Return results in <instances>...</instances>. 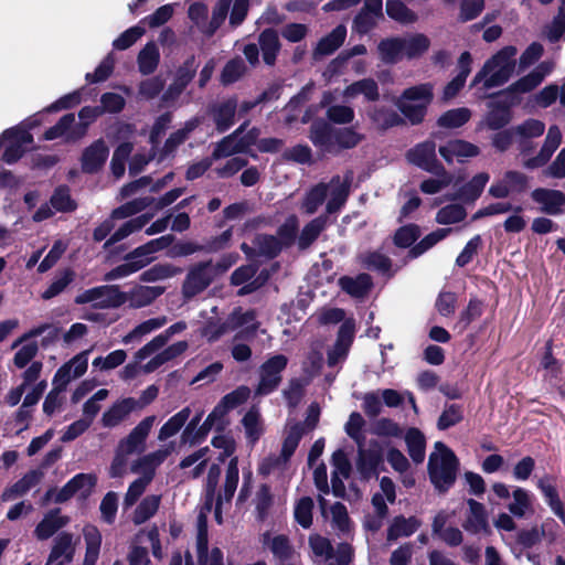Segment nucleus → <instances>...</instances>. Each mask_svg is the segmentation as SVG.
<instances>
[{
	"label": "nucleus",
	"instance_id": "nucleus-1",
	"mask_svg": "<svg viewBox=\"0 0 565 565\" xmlns=\"http://www.w3.org/2000/svg\"><path fill=\"white\" fill-rule=\"evenodd\" d=\"M351 175L342 179L333 177L328 183L320 182L312 186L305 195L301 209L306 214H313L329 198L326 206L328 214L338 212L347 202L350 191Z\"/></svg>",
	"mask_w": 565,
	"mask_h": 565
},
{
	"label": "nucleus",
	"instance_id": "nucleus-2",
	"mask_svg": "<svg viewBox=\"0 0 565 565\" xmlns=\"http://www.w3.org/2000/svg\"><path fill=\"white\" fill-rule=\"evenodd\" d=\"M516 54L515 46L502 47L486 61L481 70L475 75L471 86L482 84L484 89H491L508 83L515 71Z\"/></svg>",
	"mask_w": 565,
	"mask_h": 565
},
{
	"label": "nucleus",
	"instance_id": "nucleus-3",
	"mask_svg": "<svg viewBox=\"0 0 565 565\" xmlns=\"http://www.w3.org/2000/svg\"><path fill=\"white\" fill-rule=\"evenodd\" d=\"M156 416H147L118 441L115 456L109 467L110 478H120L127 472L128 458L134 454H141L146 449L147 438L153 427Z\"/></svg>",
	"mask_w": 565,
	"mask_h": 565
},
{
	"label": "nucleus",
	"instance_id": "nucleus-4",
	"mask_svg": "<svg viewBox=\"0 0 565 565\" xmlns=\"http://www.w3.org/2000/svg\"><path fill=\"white\" fill-rule=\"evenodd\" d=\"M309 138L322 153L338 154L354 148L362 136L352 128H335L324 120H316L310 127Z\"/></svg>",
	"mask_w": 565,
	"mask_h": 565
},
{
	"label": "nucleus",
	"instance_id": "nucleus-5",
	"mask_svg": "<svg viewBox=\"0 0 565 565\" xmlns=\"http://www.w3.org/2000/svg\"><path fill=\"white\" fill-rule=\"evenodd\" d=\"M459 461L454 451L444 443L437 441L429 455L428 475L439 492L448 491L456 481Z\"/></svg>",
	"mask_w": 565,
	"mask_h": 565
},
{
	"label": "nucleus",
	"instance_id": "nucleus-6",
	"mask_svg": "<svg viewBox=\"0 0 565 565\" xmlns=\"http://www.w3.org/2000/svg\"><path fill=\"white\" fill-rule=\"evenodd\" d=\"M433 97V85L424 83L405 89L394 104L413 125H417L424 120Z\"/></svg>",
	"mask_w": 565,
	"mask_h": 565
},
{
	"label": "nucleus",
	"instance_id": "nucleus-7",
	"mask_svg": "<svg viewBox=\"0 0 565 565\" xmlns=\"http://www.w3.org/2000/svg\"><path fill=\"white\" fill-rule=\"evenodd\" d=\"M288 364V358L284 354H275L269 356L259 366V380L255 388L256 396H265L278 388L281 383V373Z\"/></svg>",
	"mask_w": 565,
	"mask_h": 565
},
{
	"label": "nucleus",
	"instance_id": "nucleus-8",
	"mask_svg": "<svg viewBox=\"0 0 565 565\" xmlns=\"http://www.w3.org/2000/svg\"><path fill=\"white\" fill-rule=\"evenodd\" d=\"M75 303H92L96 308H117L126 303L125 292L117 286H99L87 289L75 297Z\"/></svg>",
	"mask_w": 565,
	"mask_h": 565
},
{
	"label": "nucleus",
	"instance_id": "nucleus-9",
	"mask_svg": "<svg viewBox=\"0 0 565 565\" xmlns=\"http://www.w3.org/2000/svg\"><path fill=\"white\" fill-rule=\"evenodd\" d=\"M156 257L146 244L136 247L124 257V263L106 274L105 280H115L128 277L151 264Z\"/></svg>",
	"mask_w": 565,
	"mask_h": 565
},
{
	"label": "nucleus",
	"instance_id": "nucleus-10",
	"mask_svg": "<svg viewBox=\"0 0 565 565\" xmlns=\"http://www.w3.org/2000/svg\"><path fill=\"white\" fill-rule=\"evenodd\" d=\"M215 279L210 263L201 262L191 266L182 284V296L190 300L203 292Z\"/></svg>",
	"mask_w": 565,
	"mask_h": 565
},
{
	"label": "nucleus",
	"instance_id": "nucleus-11",
	"mask_svg": "<svg viewBox=\"0 0 565 565\" xmlns=\"http://www.w3.org/2000/svg\"><path fill=\"white\" fill-rule=\"evenodd\" d=\"M174 443H170L164 447L143 455L132 461L130 471L140 475L139 478L151 483L156 476L157 468L173 452Z\"/></svg>",
	"mask_w": 565,
	"mask_h": 565
},
{
	"label": "nucleus",
	"instance_id": "nucleus-12",
	"mask_svg": "<svg viewBox=\"0 0 565 565\" xmlns=\"http://www.w3.org/2000/svg\"><path fill=\"white\" fill-rule=\"evenodd\" d=\"M250 391L246 386H241L232 393L225 395L221 402L215 406L213 412L207 416L201 429L209 430L214 426L223 424L224 415L236 406L244 403L249 397Z\"/></svg>",
	"mask_w": 565,
	"mask_h": 565
},
{
	"label": "nucleus",
	"instance_id": "nucleus-13",
	"mask_svg": "<svg viewBox=\"0 0 565 565\" xmlns=\"http://www.w3.org/2000/svg\"><path fill=\"white\" fill-rule=\"evenodd\" d=\"M527 182L529 178L524 173L509 170L490 185L488 192L492 198L504 199L525 191Z\"/></svg>",
	"mask_w": 565,
	"mask_h": 565
},
{
	"label": "nucleus",
	"instance_id": "nucleus-14",
	"mask_svg": "<svg viewBox=\"0 0 565 565\" xmlns=\"http://www.w3.org/2000/svg\"><path fill=\"white\" fill-rule=\"evenodd\" d=\"M89 350L83 351L63 364L55 373L52 384L58 390H66L67 385L85 374L88 366Z\"/></svg>",
	"mask_w": 565,
	"mask_h": 565
},
{
	"label": "nucleus",
	"instance_id": "nucleus-15",
	"mask_svg": "<svg viewBox=\"0 0 565 565\" xmlns=\"http://www.w3.org/2000/svg\"><path fill=\"white\" fill-rule=\"evenodd\" d=\"M196 554L198 565H224L223 552L218 547L209 548L207 525L202 514L198 519Z\"/></svg>",
	"mask_w": 565,
	"mask_h": 565
},
{
	"label": "nucleus",
	"instance_id": "nucleus-16",
	"mask_svg": "<svg viewBox=\"0 0 565 565\" xmlns=\"http://www.w3.org/2000/svg\"><path fill=\"white\" fill-rule=\"evenodd\" d=\"M407 158L413 164L430 173L444 171V167L436 156V143L431 140H426L411 149Z\"/></svg>",
	"mask_w": 565,
	"mask_h": 565
},
{
	"label": "nucleus",
	"instance_id": "nucleus-17",
	"mask_svg": "<svg viewBox=\"0 0 565 565\" xmlns=\"http://www.w3.org/2000/svg\"><path fill=\"white\" fill-rule=\"evenodd\" d=\"M438 151L447 163H452L455 160L462 163L480 153L478 146L462 139L448 140L439 146Z\"/></svg>",
	"mask_w": 565,
	"mask_h": 565
},
{
	"label": "nucleus",
	"instance_id": "nucleus-18",
	"mask_svg": "<svg viewBox=\"0 0 565 565\" xmlns=\"http://www.w3.org/2000/svg\"><path fill=\"white\" fill-rule=\"evenodd\" d=\"M84 137V127L78 126L74 114H66L44 132L45 140L64 138L66 141H77Z\"/></svg>",
	"mask_w": 565,
	"mask_h": 565
},
{
	"label": "nucleus",
	"instance_id": "nucleus-19",
	"mask_svg": "<svg viewBox=\"0 0 565 565\" xmlns=\"http://www.w3.org/2000/svg\"><path fill=\"white\" fill-rule=\"evenodd\" d=\"M355 326L352 320H345L338 332V339L333 348L328 352V364L330 366L342 362L353 342Z\"/></svg>",
	"mask_w": 565,
	"mask_h": 565
},
{
	"label": "nucleus",
	"instance_id": "nucleus-20",
	"mask_svg": "<svg viewBox=\"0 0 565 565\" xmlns=\"http://www.w3.org/2000/svg\"><path fill=\"white\" fill-rule=\"evenodd\" d=\"M137 408L138 403L135 398L126 397L119 399L103 413L100 424L105 428L117 427Z\"/></svg>",
	"mask_w": 565,
	"mask_h": 565
},
{
	"label": "nucleus",
	"instance_id": "nucleus-21",
	"mask_svg": "<svg viewBox=\"0 0 565 565\" xmlns=\"http://www.w3.org/2000/svg\"><path fill=\"white\" fill-rule=\"evenodd\" d=\"M236 109V98H227L210 106L209 113L218 132H224L234 125Z\"/></svg>",
	"mask_w": 565,
	"mask_h": 565
},
{
	"label": "nucleus",
	"instance_id": "nucleus-22",
	"mask_svg": "<svg viewBox=\"0 0 565 565\" xmlns=\"http://www.w3.org/2000/svg\"><path fill=\"white\" fill-rule=\"evenodd\" d=\"M531 198L545 214L558 215L563 213L565 194L558 190L539 188L531 193Z\"/></svg>",
	"mask_w": 565,
	"mask_h": 565
},
{
	"label": "nucleus",
	"instance_id": "nucleus-23",
	"mask_svg": "<svg viewBox=\"0 0 565 565\" xmlns=\"http://www.w3.org/2000/svg\"><path fill=\"white\" fill-rule=\"evenodd\" d=\"M109 149L103 139L94 141L85 148L82 154V170L86 173H95L105 164Z\"/></svg>",
	"mask_w": 565,
	"mask_h": 565
},
{
	"label": "nucleus",
	"instance_id": "nucleus-24",
	"mask_svg": "<svg viewBox=\"0 0 565 565\" xmlns=\"http://www.w3.org/2000/svg\"><path fill=\"white\" fill-rule=\"evenodd\" d=\"M291 457L284 452L271 454L265 457L259 466L258 473L263 477L275 476L277 479L286 482L289 479V460Z\"/></svg>",
	"mask_w": 565,
	"mask_h": 565
},
{
	"label": "nucleus",
	"instance_id": "nucleus-25",
	"mask_svg": "<svg viewBox=\"0 0 565 565\" xmlns=\"http://www.w3.org/2000/svg\"><path fill=\"white\" fill-rule=\"evenodd\" d=\"M562 141V134L557 126L548 128L545 142L536 157L530 158L523 162V166L527 169H535L544 166L554 151L558 148Z\"/></svg>",
	"mask_w": 565,
	"mask_h": 565
},
{
	"label": "nucleus",
	"instance_id": "nucleus-26",
	"mask_svg": "<svg viewBox=\"0 0 565 565\" xmlns=\"http://www.w3.org/2000/svg\"><path fill=\"white\" fill-rule=\"evenodd\" d=\"M76 550V542L73 534L67 532L60 533L53 541V546L49 555L52 563H71L74 558Z\"/></svg>",
	"mask_w": 565,
	"mask_h": 565
},
{
	"label": "nucleus",
	"instance_id": "nucleus-27",
	"mask_svg": "<svg viewBox=\"0 0 565 565\" xmlns=\"http://www.w3.org/2000/svg\"><path fill=\"white\" fill-rule=\"evenodd\" d=\"M347 38V28L342 24L335 26L329 34L323 36L315 47L312 57L320 60L323 56L334 53Z\"/></svg>",
	"mask_w": 565,
	"mask_h": 565
},
{
	"label": "nucleus",
	"instance_id": "nucleus-28",
	"mask_svg": "<svg viewBox=\"0 0 565 565\" xmlns=\"http://www.w3.org/2000/svg\"><path fill=\"white\" fill-rule=\"evenodd\" d=\"M43 477L44 472L41 469H34L26 472L20 480L3 491L1 497L2 500L11 501L24 495L28 491L38 486L42 481Z\"/></svg>",
	"mask_w": 565,
	"mask_h": 565
},
{
	"label": "nucleus",
	"instance_id": "nucleus-29",
	"mask_svg": "<svg viewBox=\"0 0 565 565\" xmlns=\"http://www.w3.org/2000/svg\"><path fill=\"white\" fill-rule=\"evenodd\" d=\"M164 292L160 286H136L129 292H125L126 302L132 308L149 306Z\"/></svg>",
	"mask_w": 565,
	"mask_h": 565
},
{
	"label": "nucleus",
	"instance_id": "nucleus-30",
	"mask_svg": "<svg viewBox=\"0 0 565 565\" xmlns=\"http://www.w3.org/2000/svg\"><path fill=\"white\" fill-rule=\"evenodd\" d=\"M467 503L469 505V514L463 523V529L475 534L487 532L489 523L484 505L473 499H469Z\"/></svg>",
	"mask_w": 565,
	"mask_h": 565
},
{
	"label": "nucleus",
	"instance_id": "nucleus-31",
	"mask_svg": "<svg viewBox=\"0 0 565 565\" xmlns=\"http://www.w3.org/2000/svg\"><path fill=\"white\" fill-rule=\"evenodd\" d=\"M246 125L247 122H244L234 132L224 137L220 142H217L212 152L213 160L244 152V145H242L241 141L238 140V136H241L242 132L245 130Z\"/></svg>",
	"mask_w": 565,
	"mask_h": 565
},
{
	"label": "nucleus",
	"instance_id": "nucleus-32",
	"mask_svg": "<svg viewBox=\"0 0 565 565\" xmlns=\"http://www.w3.org/2000/svg\"><path fill=\"white\" fill-rule=\"evenodd\" d=\"M472 57L469 52H463L458 60V74L444 89V98L450 99L463 87L471 72Z\"/></svg>",
	"mask_w": 565,
	"mask_h": 565
},
{
	"label": "nucleus",
	"instance_id": "nucleus-33",
	"mask_svg": "<svg viewBox=\"0 0 565 565\" xmlns=\"http://www.w3.org/2000/svg\"><path fill=\"white\" fill-rule=\"evenodd\" d=\"M259 49L264 62L271 66L275 64L277 54L280 51V41L276 30L266 29L258 36Z\"/></svg>",
	"mask_w": 565,
	"mask_h": 565
},
{
	"label": "nucleus",
	"instance_id": "nucleus-34",
	"mask_svg": "<svg viewBox=\"0 0 565 565\" xmlns=\"http://www.w3.org/2000/svg\"><path fill=\"white\" fill-rule=\"evenodd\" d=\"M420 526V521L415 516H395L387 529V541H396L399 537H407L415 533Z\"/></svg>",
	"mask_w": 565,
	"mask_h": 565
},
{
	"label": "nucleus",
	"instance_id": "nucleus-35",
	"mask_svg": "<svg viewBox=\"0 0 565 565\" xmlns=\"http://www.w3.org/2000/svg\"><path fill=\"white\" fill-rule=\"evenodd\" d=\"M188 348L189 343L186 341H178L169 345L143 365V372L151 373L156 371L162 364L182 355L188 350Z\"/></svg>",
	"mask_w": 565,
	"mask_h": 565
},
{
	"label": "nucleus",
	"instance_id": "nucleus-36",
	"mask_svg": "<svg viewBox=\"0 0 565 565\" xmlns=\"http://www.w3.org/2000/svg\"><path fill=\"white\" fill-rule=\"evenodd\" d=\"M359 95H363L367 102H375L380 98L377 83L372 78H363L356 81L343 90V97L353 99Z\"/></svg>",
	"mask_w": 565,
	"mask_h": 565
},
{
	"label": "nucleus",
	"instance_id": "nucleus-37",
	"mask_svg": "<svg viewBox=\"0 0 565 565\" xmlns=\"http://www.w3.org/2000/svg\"><path fill=\"white\" fill-rule=\"evenodd\" d=\"M152 218L151 214H142L135 218L125 222L118 230H116L110 237L105 242L104 247L108 248L111 245L125 239L129 235L140 231Z\"/></svg>",
	"mask_w": 565,
	"mask_h": 565
},
{
	"label": "nucleus",
	"instance_id": "nucleus-38",
	"mask_svg": "<svg viewBox=\"0 0 565 565\" xmlns=\"http://www.w3.org/2000/svg\"><path fill=\"white\" fill-rule=\"evenodd\" d=\"M86 551L83 565H95L100 551L102 534L94 525H86L83 529Z\"/></svg>",
	"mask_w": 565,
	"mask_h": 565
},
{
	"label": "nucleus",
	"instance_id": "nucleus-39",
	"mask_svg": "<svg viewBox=\"0 0 565 565\" xmlns=\"http://www.w3.org/2000/svg\"><path fill=\"white\" fill-rule=\"evenodd\" d=\"M161 504V495H146L136 507L131 520L136 525H141L150 520L159 510Z\"/></svg>",
	"mask_w": 565,
	"mask_h": 565
},
{
	"label": "nucleus",
	"instance_id": "nucleus-40",
	"mask_svg": "<svg viewBox=\"0 0 565 565\" xmlns=\"http://www.w3.org/2000/svg\"><path fill=\"white\" fill-rule=\"evenodd\" d=\"M339 285L347 294L355 298L364 297L372 287V279L367 274H360L356 277H341Z\"/></svg>",
	"mask_w": 565,
	"mask_h": 565
},
{
	"label": "nucleus",
	"instance_id": "nucleus-41",
	"mask_svg": "<svg viewBox=\"0 0 565 565\" xmlns=\"http://www.w3.org/2000/svg\"><path fill=\"white\" fill-rule=\"evenodd\" d=\"M490 175L487 172L476 174L469 182L462 185L454 199L462 200L463 202H475L482 193Z\"/></svg>",
	"mask_w": 565,
	"mask_h": 565
},
{
	"label": "nucleus",
	"instance_id": "nucleus-42",
	"mask_svg": "<svg viewBox=\"0 0 565 565\" xmlns=\"http://www.w3.org/2000/svg\"><path fill=\"white\" fill-rule=\"evenodd\" d=\"M67 518L60 515L58 510L51 511L35 527V536L39 540H47L55 532L62 529L67 523Z\"/></svg>",
	"mask_w": 565,
	"mask_h": 565
},
{
	"label": "nucleus",
	"instance_id": "nucleus-43",
	"mask_svg": "<svg viewBox=\"0 0 565 565\" xmlns=\"http://www.w3.org/2000/svg\"><path fill=\"white\" fill-rule=\"evenodd\" d=\"M507 508L513 516L524 518L529 512L533 511L532 495L527 490L516 487L512 491V501Z\"/></svg>",
	"mask_w": 565,
	"mask_h": 565
},
{
	"label": "nucleus",
	"instance_id": "nucleus-44",
	"mask_svg": "<svg viewBox=\"0 0 565 565\" xmlns=\"http://www.w3.org/2000/svg\"><path fill=\"white\" fill-rule=\"evenodd\" d=\"M537 488L542 491L546 503L551 510L565 522V511L562 501L558 498L555 486L551 478L545 476L537 481Z\"/></svg>",
	"mask_w": 565,
	"mask_h": 565
},
{
	"label": "nucleus",
	"instance_id": "nucleus-45",
	"mask_svg": "<svg viewBox=\"0 0 565 565\" xmlns=\"http://www.w3.org/2000/svg\"><path fill=\"white\" fill-rule=\"evenodd\" d=\"M386 14L401 24H413L418 21V15L401 0H387L385 3Z\"/></svg>",
	"mask_w": 565,
	"mask_h": 565
},
{
	"label": "nucleus",
	"instance_id": "nucleus-46",
	"mask_svg": "<svg viewBox=\"0 0 565 565\" xmlns=\"http://www.w3.org/2000/svg\"><path fill=\"white\" fill-rule=\"evenodd\" d=\"M328 223L327 215H320L310 221L301 231L298 237V246L300 249L308 248L318 236L326 230Z\"/></svg>",
	"mask_w": 565,
	"mask_h": 565
},
{
	"label": "nucleus",
	"instance_id": "nucleus-47",
	"mask_svg": "<svg viewBox=\"0 0 565 565\" xmlns=\"http://www.w3.org/2000/svg\"><path fill=\"white\" fill-rule=\"evenodd\" d=\"M407 450L415 463H422L425 459L426 439L418 428H409L405 434Z\"/></svg>",
	"mask_w": 565,
	"mask_h": 565
},
{
	"label": "nucleus",
	"instance_id": "nucleus-48",
	"mask_svg": "<svg viewBox=\"0 0 565 565\" xmlns=\"http://www.w3.org/2000/svg\"><path fill=\"white\" fill-rule=\"evenodd\" d=\"M305 433L302 423L288 422L284 429V441L280 451L291 457Z\"/></svg>",
	"mask_w": 565,
	"mask_h": 565
},
{
	"label": "nucleus",
	"instance_id": "nucleus-49",
	"mask_svg": "<svg viewBox=\"0 0 565 565\" xmlns=\"http://www.w3.org/2000/svg\"><path fill=\"white\" fill-rule=\"evenodd\" d=\"M238 484V458L232 457L225 472V481L222 493L217 498V505L224 500L230 502Z\"/></svg>",
	"mask_w": 565,
	"mask_h": 565
},
{
	"label": "nucleus",
	"instance_id": "nucleus-50",
	"mask_svg": "<svg viewBox=\"0 0 565 565\" xmlns=\"http://www.w3.org/2000/svg\"><path fill=\"white\" fill-rule=\"evenodd\" d=\"M191 414V408L184 407L175 415H173L171 418H169L168 422L164 423L163 426L160 428L158 439L160 441H164L170 437L174 436L175 434H178L181 430V428L185 425V423L189 420Z\"/></svg>",
	"mask_w": 565,
	"mask_h": 565
},
{
	"label": "nucleus",
	"instance_id": "nucleus-51",
	"mask_svg": "<svg viewBox=\"0 0 565 565\" xmlns=\"http://www.w3.org/2000/svg\"><path fill=\"white\" fill-rule=\"evenodd\" d=\"M369 117L373 124L380 129H388L391 127L399 125L403 119L399 115L386 107H373L369 110Z\"/></svg>",
	"mask_w": 565,
	"mask_h": 565
},
{
	"label": "nucleus",
	"instance_id": "nucleus-52",
	"mask_svg": "<svg viewBox=\"0 0 565 565\" xmlns=\"http://www.w3.org/2000/svg\"><path fill=\"white\" fill-rule=\"evenodd\" d=\"M181 273V269L170 263H159L148 268L140 275V280L145 282H156L172 278Z\"/></svg>",
	"mask_w": 565,
	"mask_h": 565
},
{
	"label": "nucleus",
	"instance_id": "nucleus-53",
	"mask_svg": "<svg viewBox=\"0 0 565 565\" xmlns=\"http://www.w3.org/2000/svg\"><path fill=\"white\" fill-rule=\"evenodd\" d=\"M167 322L168 318L164 316L148 319L136 326L128 334H126L122 342L129 343L135 340H140L142 337L162 328Z\"/></svg>",
	"mask_w": 565,
	"mask_h": 565
},
{
	"label": "nucleus",
	"instance_id": "nucleus-54",
	"mask_svg": "<svg viewBox=\"0 0 565 565\" xmlns=\"http://www.w3.org/2000/svg\"><path fill=\"white\" fill-rule=\"evenodd\" d=\"M200 125L199 118L188 120L184 126L170 135L163 146V153L166 156L172 153L181 143L185 141L188 136Z\"/></svg>",
	"mask_w": 565,
	"mask_h": 565
},
{
	"label": "nucleus",
	"instance_id": "nucleus-55",
	"mask_svg": "<svg viewBox=\"0 0 565 565\" xmlns=\"http://www.w3.org/2000/svg\"><path fill=\"white\" fill-rule=\"evenodd\" d=\"M228 324H231L232 331L238 328H244L250 333L255 332L258 327L255 311H243L241 308L234 309L228 316Z\"/></svg>",
	"mask_w": 565,
	"mask_h": 565
},
{
	"label": "nucleus",
	"instance_id": "nucleus-56",
	"mask_svg": "<svg viewBox=\"0 0 565 565\" xmlns=\"http://www.w3.org/2000/svg\"><path fill=\"white\" fill-rule=\"evenodd\" d=\"M160 54L159 50L153 43H148L145 47L139 52L138 55V66L139 71L143 75L151 74L156 71L159 63Z\"/></svg>",
	"mask_w": 565,
	"mask_h": 565
},
{
	"label": "nucleus",
	"instance_id": "nucleus-57",
	"mask_svg": "<svg viewBox=\"0 0 565 565\" xmlns=\"http://www.w3.org/2000/svg\"><path fill=\"white\" fill-rule=\"evenodd\" d=\"M242 425L244 427L246 438L252 444H255L264 431L260 414L255 408H252L244 415Z\"/></svg>",
	"mask_w": 565,
	"mask_h": 565
},
{
	"label": "nucleus",
	"instance_id": "nucleus-58",
	"mask_svg": "<svg viewBox=\"0 0 565 565\" xmlns=\"http://www.w3.org/2000/svg\"><path fill=\"white\" fill-rule=\"evenodd\" d=\"M452 228H437L436 231L426 235L419 243L413 246L409 250V256L416 258L434 247L437 243L446 238Z\"/></svg>",
	"mask_w": 565,
	"mask_h": 565
},
{
	"label": "nucleus",
	"instance_id": "nucleus-59",
	"mask_svg": "<svg viewBox=\"0 0 565 565\" xmlns=\"http://www.w3.org/2000/svg\"><path fill=\"white\" fill-rule=\"evenodd\" d=\"M253 244L256 249V254L273 258L279 254L282 246L280 241L273 236V235H266V234H259L257 235Z\"/></svg>",
	"mask_w": 565,
	"mask_h": 565
},
{
	"label": "nucleus",
	"instance_id": "nucleus-60",
	"mask_svg": "<svg viewBox=\"0 0 565 565\" xmlns=\"http://www.w3.org/2000/svg\"><path fill=\"white\" fill-rule=\"evenodd\" d=\"M381 58L385 63H395L399 61L404 53L403 39L384 40L379 44Z\"/></svg>",
	"mask_w": 565,
	"mask_h": 565
},
{
	"label": "nucleus",
	"instance_id": "nucleus-61",
	"mask_svg": "<svg viewBox=\"0 0 565 565\" xmlns=\"http://www.w3.org/2000/svg\"><path fill=\"white\" fill-rule=\"evenodd\" d=\"M75 278V271L67 268L58 273L50 286L43 291L42 298L47 300L62 294L66 287L73 282Z\"/></svg>",
	"mask_w": 565,
	"mask_h": 565
},
{
	"label": "nucleus",
	"instance_id": "nucleus-62",
	"mask_svg": "<svg viewBox=\"0 0 565 565\" xmlns=\"http://www.w3.org/2000/svg\"><path fill=\"white\" fill-rule=\"evenodd\" d=\"M482 312L483 302L477 298H471L467 308L460 312L455 328L458 329L459 332H463L472 321L482 315Z\"/></svg>",
	"mask_w": 565,
	"mask_h": 565
},
{
	"label": "nucleus",
	"instance_id": "nucleus-63",
	"mask_svg": "<svg viewBox=\"0 0 565 565\" xmlns=\"http://www.w3.org/2000/svg\"><path fill=\"white\" fill-rule=\"evenodd\" d=\"M404 53L408 58L424 54L430 46V40L422 33L403 39Z\"/></svg>",
	"mask_w": 565,
	"mask_h": 565
},
{
	"label": "nucleus",
	"instance_id": "nucleus-64",
	"mask_svg": "<svg viewBox=\"0 0 565 565\" xmlns=\"http://www.w3.org/2000/svg\"><path fill=\"white\" fill-rule=\"evenodd\" d=\"M470 116L471 111L461 107L446 111L438 118L437 122L440 127L459 128L470 119Z\"/></svg>",
	"mask_w": 565,
	"mask_h": 565
}]
</instances>
